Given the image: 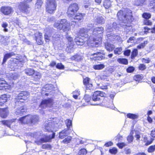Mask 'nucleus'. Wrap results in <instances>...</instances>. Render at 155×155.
<instances>
[{"mask_svg":"<svg viewBox=\"0 0 155 155\" xmlns=\"http://www.w3.org/2000/svg\"><path fill=\"white\" fill-rule=\"evenodd\" d=\"M105 48L107 51H111L114 49L115 46L113 45L107 43L105 44Z\"/></svg>","mask_w":155,"mask_h":155,"instance_id":"a878e982","label":"nucleus"},{"mask_svg":"<svg viewBox=\"0 0 155 155\" xmlns=\"http://www.w3.org/2000/svg\"><path fill=\"white\" fill-rule=\"evenodd\" d=\"M122 50V48L120 47L116 48L114 50V53L116 54H120L121 53Z\"/></svg>","mask_w":155,"mask_h":155,"instance_id":"79ce46f5","label":"nucleus"},{"mask_svg":"<svg viewBox=\"0 0 155 155\" xmlns=\"http://www.w3.org/2000/svg\"><path fill=\"white\" fill-rule=\"evenodd\" d=\"M117 27H119V25L117 24L115 22H114L112 24L110 23L107 25L106 31L107 34V36L109 40L112 41L114 40H118L120 39V37L118 35H115L112 33L110 34L108 33L113 31L114 29H115Z\"/></svg>","mask_w":155,"mask_h":155,"instance_id":"423d86ee","label":"nucleus"},{"mask_svg":"<svg viewBox=\"0 0 155 155\" xmlns=\"http://www.w3.org/2000/svg\"><path fill=\"white\" fill-rule=\"evenodd\" d=\"M67 130H64L61 131L59 133V138L61 139H63L68 136V134L67 133Z\"/></svg>","mask_w":155,"mask_h":155,"instance_id":"2f4dec72","label":"nucleus"},{"mask_svg":"<svg viewBox=\"0 0 155 155\" xmlns=\"http://www.w3.org/2000/svg\"><path fill=\"white\" fill-rule=\"evenodd\" d=\"M8 113L7 108L0 109V116L3 118L6 117Z\"/></svg>","mask_w":155,"mask_h":155,"instance_id":"412c9836","label":"nucleus"},{"mask_svg":"<svg viewBox=\"0 0 155 155\" xmlns=\"http://www.w3.org/2000/svg\"><path fill=\"white\" fill-rule=\"evenodd\" d=\"M99 93V92H97V91L94 93L92 98L93 101H99L100 99V97H99L98 95Z\"/></svg>","mask_w":155,"mask_h":155,"instance_id":"c756f323","label":"nucleus"},{"mask_svg":"<svg viewBox=\"0 0 155 155\" xmlns=\"http://www.w3.org/2000/svg\"><path fill=\"white\" fill-rule=\"evenodd\" d=\"M54 26L59 30L62 29L64 32H67L70 29V24L65 19H62L60 21L55 22L54 24Z\"/></svg>","mask_w":155,"mask_h":155,"instance_id":"0eeeda50","label":"nucleus"},{"mask_svg":"<svg viewBox=\"0 0 155 155\" xmlns=\"http://www.w3.org/2000/svg\"><path fill=\"white\" fill-rule=\"evenodd\" d=\"M134 70V68L133 67H130L127 69V72L131 73L133 72Z\"/></svg>","mask_w":155,"mask_h":155,"instance_id":"0e129e2a","label":"nucleus"},{"mask_svg":"<svg viewBox=\"0 0 155 155\" xmlns=\"http://www.w3.org/2000/svg\"><path fill=\"white\" fill-rule=\"evenodd\" d=\"M43 2L42 0H37V2L35 5V8H41Z\"/></svg>","mask_w":155,"mask_h":155,"instance_id":"f704fd0d","label":"nucleus"},{"mask_svg":"<svg viewBox=\"0 0 155 155\" xmlns=\"http://www.w3.org/2000/svg\"><path fill=\"white\" fill-rule=\"evenodd\" d=\"M144 32L145 33H147L148 32V31L150 30V32L152 33L155 34V28L154 27H153L151 29H150L147 27H144Z\"/></svg>","mask_w":155,"mask_h":155,"instance_id":"72a5a7b5","label":"nucleus"},{"mask_svg":"<svg viewBox=\"0 0 155 155\" xmlns=\"http://www.w3.org/2000/svg\"><path fill=\"white\" fill-rule=\"evenodd\" d=\"M155 150V145L150 146L148 149V151L149 153H152Z\"/></svg>","mask_w":155,"mask_h":155,"instance_id":"864d4df0","label":"nucleus"},{"mask_svg":"<svg viewBox=\"0 0 155 155\" xmlns=\"http://www.w3.org/2000/svg\"><path fill=\"white\" fill-rule=\"evenodd\" d=\"M15 55V54L13 52H11L9 53L5 54L4 56L3 59L2 64H4L7 61V60L12 57Z\"/></svg>","mask_w":155,"mask_h":155,"instance_id":"b1692460","label":"nucleus"},{"mask_svg":"<svg viewBox=\"0 0 155 155\" xmlns=\"http://www.w3.org/2000/svg\"><path fill=\"white\" fill-rule=\"evenodd\" d=\"M76 92H73V97L75 99H78V97L79 96L80 93L79 92L77 93V94H76Z\"/></svg>","mask_w":155,"mask_h":155,"instance_id":"69168bd1","label":"nucleus"},{"mask_svg":"<svg viewBox=\"0 0 155 155\" xmlns=\"http://www.w3.org/2000/svg\"><path fill=\"white\" fill-rule=\"evenodd\" d=\"M71 59L73 60H75L76 61H79L83 59V57L81 56L80 55L76 54L72 57Z\"/></svg>","mask_w":155,"mask_h":155,"instance_id":"c9c22d12","label":"nucleus"},{"mask_svg":"<svg viewBox=\"0 0 155 155\" xmlns=\"http://www.w3.org/2000/svg\"><path fill=\"white\" fill-rule=\"evenodd\" d=\"M42 147L43 149H51V146L50 144H43L42 145Z\"/></svg>","mask_w":155,"mask_h":155,"instance_id":"5fc2aeb1","label":"nucleus"},{"mask_svg":"<svg viewBox=\"0 0 155 155\" xmlns=\"http://www.w3.org/2000/svg\"><path fill=\"white\" fill-rule=\"evenodd\" d=\"M54 120L55 119H53L52 120L51 119H50V120L46 121L44 124L45 131L52 132V135H42L40 139L37 140L35 141V143L38 145H40L44 143L50 142L51 139L54 137L55 134L53 133V129L55 127H57L58 123H55V121Z\"/></svg>","mask_w":155,"mask_h":155,"instance_id":"f257e3e1","label":"nucleus"},{"mask_svg":"<svg viewBox=\"0 0 155 155\" xmlns=\"http://www.w3.org/2000/svg\"><path fill=\"white\" fill-rule=\"evenodd\" d=\"M117 16L118 19L120 21V25L122 27L125 26V28H128L129 29L131 28L129 25H127L133 20L132 13L130 10L125 9L124 11L120 10L117 13Z\"/></svg>","mask_w":155,"mask_h":155,"instance_id":"7ed1b4c3","label":"nucleus"},{"mask_svg":"<svg viewBox=\"0 0 155 155\" xmlns=\"http://www.w3.org/2000/svg\"><path fill=\"white\" fill-rule=\"evenodd\" d=\"M56 68L60 69H63L64 68V66L61 63H58L56 65Z\"/></svg>","mask_w":155,"mask_h":155,"instance_id":"13d9d810","label":"nucleus"},{"mask_svg":"<svg viewBox=\"0 0 155 155\" xmlns=\"http://www.w3.org/2000/svg\"><path fill=\"white\" fill-rule=\"evenodd\" d=\"M30 115L26 116L21 117L18 119V121L19 123L21 124H26L30 123Z\"/></svg>","mask_w":155,"mask_h":155,"instance_id":"dca6fc26","label":"nucleus"},{"mask_svg":"<svg viewBox=\"0 0 155 155\" xmlns=\"http://www.w3.org/2000/svg\"><path fill=\"white\" fill-rule=\"evenodd\" d=\"M9 41L10 40L8 37H3L1 38L0 41L2 45L5 46L8 44Z\"/></svg>","mask_w":155,"mask_h":155,"instance_id":"5701e85b","label":"nucleus"},{"mask_svg":"<svg viewBox=\"0 0 155 155\" xmlns=\"http://www.w3.org/2000/svg\"><path fill=\"white\" fill-rule=\"evenodd\" d=\"M143 18L146 19H148L151 17V15L150 14L147 13H144L142 15Z\"/></svg>","mask_w":155,"mask_h":155,"instance_id":"603ef678","label":"nucleus"},{"mask_svg":"<svg viewBox=\"0 0 155 155\" xmlns=\"http://www.w3.org/2000/svg\"><path fill=\"white\" fill-rule=\"evenodd\" d=\"M2 123L4 125L10 127L12 122L11 121L9 120H3L2 121Z\"/></svg>","mask_w":155,"mask_h":155,"instance_id":"37998d69","label":"nucleus"},{"mask_svg":"<svg viewBox=\"0 0 155 155\" xmlns=\"http://www.w3.org/2000/svg\"><path fill=\"white\" fill-rule=\"evenodd\" d=\"M101 54H105V53L103 51H101L100 52H98L96 53L91 54V56L92 55L94 57V60H101L103 59L104 57L101 55Z\"/></svg>","mask_w":155,"mask_h":155,"instance_id":"ddd939ff","label":"nucleus"},{"mask_svg":"<svg viewBox=\"0 0 155 155\" xmlns=\"http://www.w3.org/2000/svg\"><path fill=\"white\" fill-rule=\"evenodd\" d=\"M9 86L6 82L1 79H0V89L1 90H5L8 88Z\"/></svg>","mask_w":155,"mask_h":155,"instance_id":"4be33fe9","label":"nucleus"},{"mask_svg":"<svg viewBox=\"0 0 155 155\" xmlns=\"http://www.w3.org/2000/svg\"><path fill=\"white\" fill-rule=\"evenodd\" d=\"M35 72L34 70L31 68H27L25 70V73L28 75H33Z\"/></svg>","mask_w":155,"mask_h":155,"instance_id":"7c9ffc66","label":"nucleus"},{"mask_svg":"<svg viewBox=\"0 0 155 155\" xmlns=\"http://www.w3.org/2000/svg\"><path fill=\"white\" fill-rule=\"evenodd\" d=\"M124 152L126 154H129L131 153V150L130 149L126 148L124 149Z\"/></svg>","mask_w":155,"mask_h":155,"instance_id":"338daca9","label":"nucleus"},{"mask_svg":"<svg viewBox=\"0 0 155 155\" xmlns=\"http://www.w3.org/2000/svg\"><path fill=\"white\" fill-rule=\"evenodd\" d=\"M25 2H21L19 4L18 7V9L22 12L27 14L29 13L31 8L29 5L25 2L29 3L32 1V0H24Z\"/></svg>","mask_w":155,"mask_h":155,"instance_id":"1a4fd4ad","label":"nucleus"},{"mask_svg":"<svg viewBox=\"0 0 155 155\" xmlns=\"http://www.w3.org/2000/svg\"><path fill=\"white\" fill-rule=\"evenodd\" d=\"M139 70H144L146 68L145 65L143 64H140L139 66Z\"/></svg>","mask_w":155,"mask_h":155,"instance_id":"e2e57ef3","label":"nucleus"},{"mask_svg":"<svg viewBox=\"0 0 155 155\" xmlns=\"http://www.w3.org/2000/svg\"><path fill=\"white\" fill-rule=\"evenodd\" d=\"M117 61L119 63L124 64H127L128 63L127 60L124 58H119Z\"/></svg>","mask_w":155,"mask_h":155,"instance_id":"4c0bfd02","label":"nucleus"},{"mask_svg":"<svg viewBox=\"0 0 155 155\" xmlns=\"http://www.w3.org/2000/svg\"><path fill=\"white\" fill-rule=\"evenodd\" d=\"M10 75L11 79L14 80H16L19 77L18 75L16 74H11Z\"/></svg>","mask_w":155,"mask_h":155,"instance_id":"8fccbe9b","label":"nucleus"},{"mask_svg":"<svg viewBox=\"0 0 155 155\" xmlns=\"http://www.w3.org/2000/svg\"><path fill=\"white\" fill-rule=\"evenodd\" d=\"M8 26V24L5 22H3V23L2 24V26L4 28V31L5 32L8 31V29L6 28Z\"/></svg>","mask_w":155,"mask_h":155,"instance_id":"3c124183","label":"nucleus"},{"mask_svg":"<svg viewBox=\"0 0 155 155\" xmlns=\"http://www.w3.org/2000/svg\"><path fill=\"white\" fill-rule=\"evenodd\" d=\"M87 153L86 150L85 149H83L80 150L79 152V155H84Z\"/></svg>","mask_w":155,"mask_h":155,"instance_id":"6e6d98bb","label":"nucleus"},{"mask_svg":"<svg viewBox=\"0 0 155 155\" xmlns=\"http://www.w3.org/2000/svg\"><path fill=\"white\" fill-rule=\"evenodd\" d=\"M133 132L132 131L130 132V135H129L127 138V140L128 142L129 143H131L133 141V140L134 137L132 136Z\"/></svg>","mask_w":155,"mask_h":155,"instance_id":"a18cd8bd","label":"nucleus"},{"mask_svg":"<svg viewBox=\"0 0 155 155\" xmlns=\"http://www.w3.org/2000/svg\"><path fill=\"white\" fill-rule=\"evenodd\" d=\"M41 134L38 132H35L33 133H30L28 134V136L31 137H36L37 135L39 136H41Z\"/></svg>","mask_w":155,"mask_h":155,"instance_id":"49530a36","label":"nucleus"},{"mask_svg":"<svg viewBox=\"0 0 155 155\" xmlns=\"http://www.w3.org/2000/svg\"><path fill=\"white\" fill-rule=\"evenodd\" d=\"M53 100L51 98L43 100L40 105V107L44 108L47 107H51L53 104Z\"/></svg>","mask_w":155,"mask_h":155,"instance_id":"f8f14e48","label":"nucleus"},{"mask_svg":"<svg viewBox=\"0 0 155 155\" xmlns=\"http://www.w3.org/2000/svg\"><path fill=\"white\" fill-rule=\"evenodd\" d=\"M147 43V41H144L143 43H142L138 45L137 46V48L138 49H141L143 48L145 45V44H146Z\"/></svg>","mask_w":155,"mask_h":155,"instance_id":"052dcab7","label":"nucleus"},{"mask_svg":"<svg viewBox=\"0 0 155 155\" xmlns=\"http://www.w3.org/2000/svg\"><path fill=\"white\" fill-rule=\"evenodd\" d=\"M109 152L112 154H116L117 152V149L116 148L114 147L109 150Z\"/></svg>","mask_w":155,"mask_h":155,"instance_id":"680f3d73","label":"nucleus"},{"mask_svg":"<svg viewBox=\"0 0 155 155\" xmlns=\"http://www.w3.org/2000/svg\"><path fill=\"white\" fill-rule=\"evenodd\" d=\"M46 12L51 14L54 13L57 6L56 0H46Z\"/></svg>","mask_w":155,"mask_h":155,"instance_id":"6e6552de","label":"nucleus"},{"mask_svg":"<svg viewBox=\"0 0 155 155\" xmlns=\"http://www.w3.org/2000/svg\"><path fill=\"white\" fill-rule=\"evenodd\" d=\"M10 61H12L11 63L10 67L13 68L18 69L19 67H21L23 65V62L17 59H11Z\"/></svg>","mask_w":155,"mask_h":155,"instance_id":"9b49d317","label":"nucleus"},{"mask_svg":"<svg viewBox=\"0 0 155 155\" xmlns=\"http://www.w3.org/2000/svg\"><path fill=\"white\" fill-rule=\"evenodd\" d=\"M88 27L87 28H82L80 29L79 33L81 37L87 35H88V38H89L90 35H91L93 38L94 37L97 38V41H101V36L104 31L103 28L101 27L96 28L93 30L92 28L91 30Z\"/></svg>","mask_w":155,"mask_h":155,"instance_id":"20e7f679","label":"nucleus"},{"mask_svg":"<svg viewBox=\"0 0 155 155\" xmlns=\"http://www.w3.org/2000/svg\"><path fill=\"white\" fill-rule=\"evenodd\" d=\"M9 98V95L4 94L0 97V106H2Z\"/></svg>","mask_w":155,"mask_h":155,"instance_id":"6ab92c4d","label":"nucleus"},{"mask_svg":"<svg viewBox=\"0 0 155 155\" xmlns=\"http://www.w3.org/2000/svg\"><path fill=\"white\" fill-rule=\"evenodd\" d=\"M78 9V6L77 3H74L71 4L68 8L67 12L68 16L70 17L73 16Z\"/></svg>","mask_w":155,"mask_h":155,"instance_id":"9d476101","label":"nucleus"},{"mask_svg":"<svg viewBox=\"0 0 155 155\" xmlns=\"http://www.w3.org/2000/svg\"><path fill=\"white\" fill-rule=\"evenodd\" d=\"M1 12L4 15H8L12 12V9L10 7H3L1 9Z\"/></svg>","mask_w":155,"mask_h":155,"instance_id":"f3484780","label":"nucleus"},{"mask_svg":"<svg viewBox=\"0 0 155 155\" xmlns=\"http://www.w3.org/2000/svg\"><path fill=\"white\" fill-rule=\"evenodd\" d=\"M29 94L27 91H21L16 97L15 100L16 108L15 113L17 115H22L26 111L25 107L23 106V102L20 100H25L29 96Z\"/></svg>","mask_w":155,"mask_h":155,"instance_id":"f03ea898","label":"nucleus"},{"mask_svg":"<svg viewBox=\"0 0 155 155\" xmlns=\"http://www.w3.org/2000/svg\"><path fill=\"white\" fill-rule=\"evenodd\" d=\"M83 83L87 89H91L92 87V84L90 79L86 77L83 80Z\"/></svg>","mask_w":155,"mask_h":155,"instance_id":"4468645a","label":"nucleus"},{"mask_svg":"<svg viewBox=\"0 0 155 155\" xmlns=\"http://www.w3.org/2000/svg\"><path fill=\"white\" fill-rule=\"evenodd\" d=\"M84 99L85 101L87 102H90V101L91 100V97L90 96L88 95H85L84 97Z\"/></svg>","mask_w":155,"mask_h":155,"instance_id":"bf43d9fd","label":"nucleus"},{"mask_svg":"<svg viewBox=\"0 0 155 155\" xmlns=\"http://www.w3.org/2000/svg\"><path fill=\"white\" fill-rule=\"evenodd\" d=\"M143 23L144 24L148 25H152V22L148 20V19H145L143 21Z\"/></svg>","mask_w":155,"mask_h":155,"instance_id":"4d7b16f0","label":"nucleus"},{"mask_svg":"<svg viewBox=\"0 0 155 155\" xmlns=\"http://www.w3.org/2000/svg\"><path fill=\"white\" fill-rule=\"evenodd\" d=\"M88 36L86 35L85 36L77 37L74 39V41L76 44L78 45H82L87 44L88 46L94 47H97L99 43L97 41V38L92 37L91 35L88 38Z\"/></svg>","mask_w":155,"mask_h":155,"instance_id":"39448f33","label":"nucleus"},{"mask_svg":"<svg viewBox=\"0 0 155 155\" xmlns=\"http://www.w3.org/2000/svg\"><path fill=\"white\" fill-rule=\"evenodd\" d=\"M65 122L66 126L69 129L71 126H72V121L71 120L68 119L66 120Z\"/></svg>","mask_w":155,"mask_h":155,"instance_id":"a19ab883","label":"nucleus"},{"mask_svg":"<svg viewBox=\"0 0 155 155\" xmlns=\"http://www.w3.org/2000/svg\"><path fill=\"white\" fill-rule=\"evenodd\" d=\"M127 117L132 119H135L137 117L136 115L132 114H127Z\"/></svg>","mask_w":155,"mask_h":155,"instance_id":"09e8293b","label":"nucleus"},{"mask_svg":"<svg viewBox=\"0 0 155 155\" xmlns=\"http://www.w3.org/2000/svg\"><path fill=\"white\" fill-rule=\"evenodd\" d=\"M143 78V76L141 75H137L134 77V79L138 82L141 81Z\"/></svg>","mask_w":155,"mask_h":155,"instance_id":"ea45409f","label":"nucleus"},{"mask_svg":"<svg viewBox=\"0 0 155 155\" xmlns=\"http://www.w3.org/2000/svg\"><path fill=\"white\" fill-rule=\"evenodd\" d=\"M94 20L96 22L100 24H104L105 21V19L101 14L96 15L94 18Z\"/></svg>","mask_w":155,"mask_h":155,"instance_id":"2eb2a0df","label":"nucleus"},{"mask_svg":"<svg viewBox=\"0 0 155 155\" xmlns=\"http://www.w3.org/2000/svg\"><path fill=\"white\" fill-rule=\"evenodd\" d=\"M111 2L110 0H104L103 6L106 8H109L111 6Z\"/></svg>","mask_w":155,"mask_h":155,"instance_id":"473e14b6","label":"nucleus"},{"mask_svg":"<svg viewBox=\"0 0 155 155\" xmlns=\"http://www.w3.org/2000/svg\"><path fill=\"white\" fill-rule=\"evenodd\" d=\"M71 137L70 136H68L63 140V143H68L71 141Z\"/></svg>","mask_w":155,"mask_h":155,"instance_id":"de8ad7c7","label":"nucleus"},{"mask_svg":"<svg viewBox=\"0 0 155 155\" xmlns=\"http://www.w3.org/2000/svg\"><path fill=\"white\" fill-rule=\"evenodd\" d=\"M36 41L38 44L41 45L42 43V33L39 32H37L35 34Z\"/></svg>","mask_w":155,"mask_h":155,"instance_id":"a211bd4d","label":"nucleus"},{"mask_svg":"<svg viewBox=\"0 0 155 155\" xmlns=\"http://www.w3.org/2000/svg\"><path fill=\"white\" fill-rule=\"evenodd\" d=\"M138 54V51L137 49H134L131 54V58H133L137 56Z\"/></svg>","mask_w":155,"mask_h":155,"instance_id":"c03bdc74","label":"nucleus"},{"mask_svg":"<svg viewBox=\"0 0 155 155\" xmlns=\"http://www.w3.org/2000/svg\"><path fill=\"white\" fill-rule=\"evenodd\" d=\"M146 1V0H135L134 4L137 6H142L145 4Z\"/></svg>","mask_w":155,"mask_h":155,"instance_id":"bb28decb","label":"nucleus"},{"mask_svg":"<svg viewBox=\"0 0 155 155\" xmlns=\"http://www.w3.org/2000/svg\"><path fill=\"white\" fill-rule=\"evenodd\" d=\"M104 67V65L103 64H98L94 65V68L95 70H101Z\"/></svg>","mask_w":155,"mask_h":155,"instance_id":"58836bf2","label":"nucleus"},{"mask_svg":"<svg viewBox=\"0 0 155 155\" xmlns=\"http://www.w3.org/2000/svg\"><path fill=\"white\" fill-rule=\"evenodd\" d=\"M72 17L74 20L79 21L80 22L82 21L83 20L84 15L81 13H78L77 14L75 15H73Z\"/></svg>","mask_w":155,"mask_h":155,"instance_id":"aec40b11","label":"nucleus"},{"mask_svg":"<svg viewBox=\"0 0 155 155\" xmlns=\"http://www.w3.org/2000/svg\"><path fill=\"white\" fill-rule=\"evenodd\" d=\"M33 77L37 81L39 79L41 78V75L39 72H35L33 74Z\"/></svg>","mask_w":155,"mask_h":155,"instance_id":"e433bc0d","label":"nucleus"},{"mask_svg":"<svg viewBox=\"0 0 155 155\" xmlns=\"http://www.w3.org/2000/svg\"><path fill=\"white\" fill-rule=\"evenodd\" d=\"M53 85L51 84H47L43 87L42 90L43 91H46L49 90H51L53 89Z\"/></svg>","mask_w":155,"mask_h":155,"instance_id":"c85d7f7f","label":"nucleus"},{"mask_svg":"<svg viewBox=\"0 0 155 155\" xmlns=\"http://www.w3.org/2000/svg\"><path fill=\"white\" fill-rule=\"evenodd\" d=\"M30 123L35 124L37 123L39 119L37 115H30Z\"/></svg>","mask_w":155,"mask_h":155,"instance_id":"393cba45","label":"nucleus"},{"mask_svg":"<svg viewBox=\"0 0 155 155\" xmlns=\"http://www.w3.org/2000/svg\"><path fill=\"white\" fill-rule=\"evenodd\" d=\"M74 45V43H71L70 42V43H68L67 45L66 50L68 52H71L72 51H73Z\"/></svg>","mask_w":155,"mask_h":155,"instance_id":"cd10ccee","label":"nucleus"},{"mask_svg":"<svg viewBox=\"0 0 155 155\" xmlns=\"http://www.w3.org/2000/svg\"><path fill=\"white\" fill-rule=\"evenodd\" d=\"M126 145V144L124 143H118L117 144V146L120 149L124 147Z\"/></svg>","mask_w":155,"mask_h":155,"instance_id":"774afa93","label":"nucleus"}]
</instances>
